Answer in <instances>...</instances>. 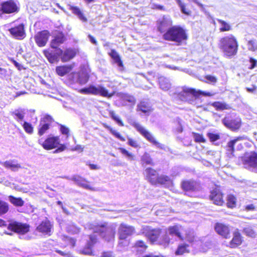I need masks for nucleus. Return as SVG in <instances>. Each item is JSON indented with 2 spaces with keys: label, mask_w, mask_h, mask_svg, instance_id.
I'll list each match as a JSON object with an SVG mask.
<instances>
[{
  "label": "nucleus",
  "mask_w": 257,
  "mask_h": 257,
  "mask_svg": "<svg viewBox=\"0 0 257 257\" xmlns=\"http://www.w3.org/2000/svg\"><path fill=\"white\" fill-rule=\"evenodd\" d=\"M211 105L215 107L218 111L228 109L230 108L229 105L227 104L225 102L219 101L214 102L211 104Z\"/></svg>",
  "instance_id": "obj_36"
},
{
  "label": "nucleus",
  "mask_w": 257,
  "mask_h": 257,
  "mask_svg": "<svg viewBox=\"0 0 257 257\" xmlns=\"http://www.w3.org/2000/svg\"><path fill=\"white\" fill-rule=\"evenodd\" d=\"M227 206L228 207L233 208L235 206L236 204V198L235 197L232 195H229L227 197Z\"/></svg>",
  "instance_id": "obj_52"
},
{
  "label": "nucleus",
  "mask_w": 257,
  "mask_h": 257,
  "mask_svg": "<svg viewBox=\"0 0 257 257\" xmlns=\"http://www.w3.org/2000/svg\"><path fill=\"white\" fill-rule=\"evenodd\" d=\"M88 38H89L90 42L92 44H94L95 45H97V42L95 38L93 36H92L91 35H88Z\"/></svg>",
  "instance_id": "obj_64"
},
{
  "label": "nucleus",
  "mask_w": 257,
  "mask_h": 257,
  "mask_svg": "<svg viewBox=\"0 0 257 257\" xmlns=\"http://www.w3.org/2000/svg\"><path fill=\"white\" fill-rule=\"evenodd\" d=\"M202 94L205 96H210V93L204 92L201 91H196L194 89L186 86L178 88L174 93L173 97L182 101H187L189 103L194 102L197 97Z\"/></svg>",
  "instance_id": "obj_2"
},
{
  "label": "nucleus",
  "mask_w": 257,
  "mask_h": 257,
  "mask_svg": "<svg viewBox=\"0 0 257 257\" xmlns=\"http://www.w3.org/2000/svg\"><path fill=\"white\" fill-rule=\"evenodd\" d=\"M135 232V228L134 226L121 223L118 229V239L125 240L128 236L133 235Z\"/></svg>",
  "instance_id": "obj_14"
},
{
  "label": "nucleus",
  "mask_w": 257,
  "mask_h": 257,
  "mask_svg": "<svg viewBox=\"0 0 257 257\" xmlns=\"http://www.w3.org/2000/svg\"><path fill=\"white\" fill-rule=\"evenodd\" d=\"M123 100L125 101L130 102L133 104L135 103L136 101V99L134 96L127 94H125L123 96Z\"/></svg>",
  "instance_id": "obj_56"
},
{
  "label": "nucleus",
  "mask_w": 257,
  "mask_h": 257,
  "mask_svg": "<svg viewBox=\"0 0 257 257\" xmlns=\"http://www.w3.org/2000/svg\"><path fill=\"white\" fill-rule=\"evenodd\" d=\"M170 238L168 236L165 237L163 238V240H162V245L164 243V246H166L168 245L170 242Z\"/></svg>",
  "instance_id": "obj_63"
},
{
  "label": "nucleus",
  "mask_w": 257,
  "mask_h": 257,
  "mask_svg": "<svg viewBox=\"0 0 257 257\" xmlns=\"http://www.w3.org/2000/svg\"><path fill=\"white\" fill-rule=\"evenodd\" d=\"M9 31L14 38L18 40H23L26 37L25 25L23 23L11 28Z\"/></svg>",
  "instance_id": "obj_16"
},
{
  "label": "nucleus",
  "mask_w": 257,
  "mask_h": 257,
  "mask_svg": "<svg viewBox=\"0 0 257 257\" xmlns=\"http://www.w3.org/2000/svg\"><path fill=\"white\" fill-rule=\"evenodd\" d=\"M80 253L83 255H93V246L87 243L86 246L80 250Z\"/></svg>",
  "instance_id": "obj_42"
},
{
  "label": "nucleus",
  "mask_w": 257,
  "mask_h": 257,
  "mask_svg": "<svg viewBox=\"0 0 257 257\" xmlns=\"http://www.w3.org/2000/svg\"><path fill=\"white\" fill-rule=\"evenodd\" d=\"M240 139V138H238L229 141L226 146V151L228 155L230 157L233 155L234 152V146L235 144Z\"/></svg>",
  "instance_id": "obj_31"
},
{
  "label": "nucleus",
  "mask_w": 257,
  "mask_h": 257,
  "mask_svg": "<svg viewBox=\"0 0 257 257\" xmlns=\"http://www.w3.org/2000/svg\"><path fill=\"white\" fill-rule=\"evenodd\" d=\"M189 245L186 244H181L179 245L175 251L176 255H182L185 253H189Z\"/></svg>",
  "instance_id": "obj_40"
},
{
  "label": "nucleus",
  "mask_w": 257,
  "mask_h": 257,
  "mask_svg": "<svg viewBox=\"0 0 257 257\" xmlns=\"http://www.w3.org/2000/svg\"><path fill=\"white\" fill-rule=\"evenodd\" d=\"M217 21L220 24V32L229 31L231 30V26L225 21L220 19H217Z\"/></svg>",
  "instance_id": "obj_39"
},
{
  "label": "nucleus",
  "mask_w": 257,
  "mask_h": 257,
  "mask_svg": "<svg viewBox=\"0 0 257 257\" xmlns=\"http://www.w3.org/2000/svg\"><path fill=\"white\" fill-rule=\"evenodd\" d=\"M218 47L224 56L231 58L237 54L238 45L236 38L229 34L220 39Z\"/></svg>",
  "instance_id": "obj_1"
},
{
  "label": "nucleus",
  "mask_w": 257,
  "mask_h": 257,
  "mask_svg": "<svg viewBox=\"0 0 257 257\" xmlns=\"http://www.w3.org/2000/svg\"><path fill=\"white\" fill-rule=\"evenodd\" d=\"M223 124L232 131L238 130L241 125V119L238 117L228 115L225 116L222 120Z\"/></svg>",
  "instance_id": "obj_13"
},
{
  "label": "nucleus",
  "mask_w": 257,
  "mask_h": 257,
  "mask_svg": "<svg viewBox=\"0 0 257 257\" xmlns=\"http://www.w3.org/2000/svg\"><path fill=\"white\" fill-rule=\"evenodd\" d=\"M95 232L99 234L107 241L113 240L115 238V229L107 226L106 223L97 225Z\"/></svg>",
  "instance_id": "obj_7"
},
{
  "label": "nucleus",
  "mask_w": 257,
  "mask_h": 257,
  "mask_svg": "<svg viewBox=\"0 0 257 257\" xmlns=\"http://www.w3.org/2000/svg\"><path fill=\"white\" fill-rule=\"evenodd\" d=\"M73 66L71 65L59 66L56 67V72L58 75L63 76L70 72Z\"/></svg>",
  "instance_id": "obj_26"
},
{
  "label": "nucleus",
  "mask_w": 257,
  "mask_h": 257,
  "mask_svg": "<svg viewBox=\"0 0 257 257\" xmlns=\"http://www.w3.org/2000/svg\"><path fill=\"white\" fill-rule=\"evenodd\" d=\"M206 79L211 83H215L217 81L216 77L211 75H207L205 77Z\"/></svg>",
  "instance_id": "obj_60"
},
{
  "label": "nucleus",
  "mask_w": 257,
  "mask_h": 257,
  "mask_svg": "<svg viewBox=\"0 0 257 257\" xmlns=\"http://www.w3.org/2000/svg\"><path fill=\"white\" fill-rule=\"evenodd\" d=\"M242 238L240 233L237 230L233 232V237L229 242V246L234 248L241 244Z\"/></svg>",
  "instance_id": "obj_24"
},
{
  "label": "nucleus",
  "mask_w": 257,
  "mask_h": 257,
  "mask_svg": "<svg viewBox=\"0 0 257 257\" xmlns=\"http://www.w3.org/2000/svg\"><path fill=\"white\" fill-rule=\"evenodd\" d=\"M66 40V37L62 31L57 30H55L52 36L50 46L51 48L58 51L60 49L59 47L64 44Z\"/></svg>",
  "instance_id": "obj_8"
},
{
  "label": "nucleus",
  "mask_w": 257,
  "mask_h": 257,
  "mask_svg": "<svg viewBox=\"0 0 257 257\" xmlns=\"http://www.w3.org/2000/svg\"><path fill=\"white\" fill-rule=\"evenodd\" d=\"M111 58L114 61V62L117 64L120 67H123V63L121 60V58L117 52L114 49L111 50L110 52L108 53Z\"/></svg>",
  "instance_id": "obj_28"
},
{
  "label": "nucleus",
  "mask_w": 257,
  "mask_h": 257,
  "mask_svg": "<svg viewBox=\"0 0 257 257\" xmlns=\"http://www.w3.org/2000/svg\"><path fill=\"white\" fill-rule=\"evenodd\" d=\"M164 39L168 41L181 43L187 39L185 30L178 26H174L169 28L163 35Z\"/></svg>",
  "instance_id": "obj_4"
},
{
  "label": "nucleus",
  "mask_w": 257,
  "mask_h": 257,
  "mask_svg": "<svg viewBox=\"0 0 257 257\" xmlns=\"http://www.w3.org/2000/svg\"><path fill=\"white\" fill-rule=\"evenodd\" d=\"M112 255V252L111 251H105L102 253L100 257H111Z\"/></svg>",
  "instance_id": "obj_62"
},
{
  "label": "nucleus",
  "mask_w": 257,
  "mask_h": 257,
  "mask_svg": "<svg viewBox=\"0 0 257 257\" xmlns=\"http://www.w3.org/2000/svg\"><path fill=\"white\" fill-rule=\"evenodd\" d=\"M119 150L121 153L123 155H125L126 157H127L128 159L131 160H134L135 155L133 153L128 152L127 150H126L125 149L123 148H119Z\"/></svg>",
  "instance_id": "obj_49"
},
{
  "label": "nucleus",
  "mask_w": 257,
  "mask_h": 257,
  "mask_svg": "<svg viewBox=\"0 0 257 257\" xmlns=\"http://www.w3.org/2000/svg\"><path fill=\"white\" fill-rule=\"evenodd\" d=\"M54 121V119L51 115L48 114H45L40 119L38 126V135L41 137L46 133Z\"/></svg>",
  "instance_id": "obj_9"
},
{
  "label": "nucleus",
  "mask_w": 257,
  "mask_h": 257,
  "mask_svg": "<svg viewBox=\"0 0 257 257\" xmlns=\"http://www.w3.org/2000/svg\"><path fill=\"white\" fill-rule=\"evenodd\" d=\"M3 165L5 168L10 169L13 171H15L21 168V165L19 164L15 163L14 161H5Z\"/></svg>",
  "instance_id": "obj_34"
},
{
  "label": "nucleus",
  "mask_w": 257,
  "mask_h": 257,
  "mask_svg": "<svg viewBox=\"0 0 257 257\" xmlns=\"http://www.w3.org/2000/svg\"><path fill=\"white\" fill-rule=\"evenodd\" d=\"M246 41V46L247 49L252 52L257 51V40L255 39H252Z\"/></svg>",
  "instance_id": "obj_37"
},
{
  "label": "nucleus",
  "mask_w": 257,
  "mask_h": 257,
  "mask_svg": "<svg viewBox=\"0 0 257 257\" xmlns=\"http://www.w3.org/2000/svg\"><path fill=\"white\" fill-rule=\"evenodd\" d=\"M172 21L169 16H164L162 20V28L168 27L172 26Z\"/></svg>",
  "instance_id": "obj_45"
},
{
  "label": "nucleus",
  "mask_w": 257,
  "mask_h": 257,
  "mask_svg": "<svg viewBox=\"0 0 257 257\" xmlns=\"http://www.w3.org/2000/svg\"><path fill=\"white\" fill-rule=\"evenodd\" d=\"M25 131L28 134H32L34 132V127L32 125L27 121H25L23 124Z\"/></svg>",
  "instance_id": "obj_46"
},
{
  "label": "nucleus",
  "mask_w": 257,
  "mask_h": 257,
  "mask_svg": "<svg viewBox=\"0 0 257 257\" xmlns=\"http://www.w3.org/2000/svg\"><path fill=\"white\" fill-rule=\"evenodd\" d=\"M43 53L51 63L58 61L57 56H60L62 62H66L73 59L76 55V50L71 48H67L64 50L60 49L56 53L57 55L53 54L47 49L44 50Z\"/></svg>",
  "instance_id": "obj_3"
},
{
  "label": "nucleus",
  "mask_w": 257,
  "mask_h": 257,
  "mask_svg": "<svg viewBox=\"0 0 257 257\" xmlns=\"http://www.w3.org/2000/svg\"><path fill=\"white\" fill-rule=\"evenodd\" d=\"M10 202L16 207H22L24 204V201L21 197H16L13 195L9 196Z\"/></svg>",
  "instance_id": "obj_30"
},
{
  "label": "nucleus",
  "mask_w": 257,
  "mask_h": 257,
  "mask_svg": "<svg viewBox=\"0 0 257 257\" xmlns=\"http://www.w3.org/2000/svg\"><path fill=\"white\" fill-rule=\"evenodd\" d=\"M72 180L77 185L83 188L90 190H94V188L90 185L89 182L80 176H75L73 177Z\"/></svg>",
  "instance_id": "obj_20"
},
{
  "label": "nucleus",
  "mask_w": 257,
  "mask_h": 257,
  "mask_svg": "<svg viewBox=\"0 0 257 257\" xmlns=\"http://www.w3.org/2000/svg\"><path fill=\"white\" fill-rule=\"evenodd\" d=\"M79 92L84 94L99 95L100 96L111 98L115 94V92H109V90L102 85L97 86L90 85L87 87L81 89Z\"/></svg>",
  "instance_id": "obj_5"
},
{
  "label": "nucleus",
  "mask_w": 257,
  "mask_h": 257,
  "mask_svg": "<svg viewBox=\"0 0 257 257\" xmlns=\"http://www.w3.org/2000/svg\"><path fill=\"white\" fill-rule=\"evenodd\" d=\"M89 240L87 243L93 247L94 244L98 242L97 236L94 234H91L89 236Z\"/></svg>",
  "instance_id": "obj_54"
},
{
  "label": "nucleus",
  "mask_w": 257,
  "mask_h": 257,
  "mask_svg": "<svg viewBox=\"0 0 257 257\" xmlns=\"http://www.w3.org/2000/svg\"><path fill=\"white\" fill-rule=\"evenodd\" d=\"M104 127H105L106 129L108 130L109 132L116 139L119 140L120 141L122 142L125 141V138L124 137L122 136L121 134L119 132H118L115 130L113 129L112 127H111L110 125H108L106 123H103L102 124Z\"/></svg>",
  "instance_id": "obj_27"
},
{
  "label": "nucleus",
  "mask_w": 257,
  "mask_h": 257,
  "mask_svg": "<svg viewBox=\"0 0 257 257\" xmlns=\"http://www.w3.org/2000/svg\"><path fill=\"white\" fill-rule=\"evenodd\" d=\"M59 130L61 133L65 135L67 138H68L70 136V130L69 128L65 125L59 124Z\"/></svg>",
  "instance_id": "obj_48"
},
{
  "label": "nucleus",
  "mask_w": 257,
  "mask_h": 257,
  "mask_svg": "<svg viewBox=\"0 0 257 257\" xmlns=\"http://www.w3.org/2000/svg\"><path fill=\"white\" fill-rule=\"evenodd\" d=\"M171 84L169 80L166 78L162 79V90H168L171 87Z\"/></svg>",
  "instance_id": "obj_51"
},
{
  "label": "nucleus",
  "mask_w": 257,
  "mask_h": 257,
  "mask_svg": "<svg viewBox=\"0 0 257 257\" xmlns=\"http://www.w3.org/2000/svg\"><path fill=\"white\" fill-rule=\"evenodd\" d=\"M109 114L110 117L113 119L116 122L121 126H124L123 121L115 114L113 110H110Z\"/></svg>",
  "instance_id": "obj_44"
},
{
  "label": "nucleus",
  "mask_w": 257,
  "mask_h": 257,
  "mask_svg": "<svg viewBox=\"0 0 257 257\" xmlns=\"http://www.w3.org/2000/svg\"><path fill=\"white\" fill-rule=\"evenodd\" d=\"M132 125L146 139L153 145L159 147V143L157 141L152 134L148 131L145 127L141 125L139 123L134 122Z\"/></svg>",
  "instance_id": "obj_11"
},
{
  "label": "nucleus",
  "mask_w": 257,
  "mask_h": 257,
  "mask_svg": "<svg viewBox=\"0 0 257 257\" xmlns=\"http://www.w3.org/2000/svg\"><path fill=\"white\" fill-rule=\"evenodd\" d=\"M30 227V226L28 224L12 221L8 224L7 228L15 233L25 234L29 231Z\"/></svg>",
  "instance_id": "obj_10"
},
{
  "label": "nucleus",
  "mask_w": 257,
  "mask_h": 257,
  "mask_svg": "<svg viewBox=\"0 0 257 257\" xmlns=\"http://www.w3.org/2000/svg\"><path fill=\"white\" fill-rule=\"evenodd\" d=\"M53 226V224L46 218L44 220L41 222L37 227L36 230L44 234L50 235Z\"/></svg>",
  "instance_id": "obj_17"
},
{
  "label": "nucleus",
  "mask_w": 257,
  "mask_h": 257,
  "mask_svg": "<svg viewBox=\"0 0 257 257\" xmlns=\"http://www.w3.org/2000/svg\"><path fill=\"white\" fill-rule=\"evenodd\" d=\"M152 110L153 109L151 106L146 101H142L137 105V111H140L144 114H149Z\"/></svg>",
  "instance_id": "obj_23"
},
{
  "label": "nucleus",
  "mask_w": 257,
  "mask_h": 257,
  "mask_svg": "<svg viewBox=\"0 0 257 257\" xmlns=\"http://www.w3.org/2000/svg\"><path fill=\"white\" fill-rule=\"evenodd\" d=\"M243 232L247 236L251 237H255V232L251 227H246L243 229Z\"/></svg>",
  "instance_id": "obj_47"
},
{
  "label": "nucleus",
  "mask_w": 257,
  "mask_h": 257,
  "mask_svg": "<svg viewBox=\"0 0 257 257\" xmlns=\"http://www.w3.org/2000/svg\"><path fill=\"white\" fill-rule=\"evenodd\" d=\"M185 238L190 242H193L194 239V231L192 230H189L188 232L186 233Z\"/></svg>",
  "instance_id": "obj_55"
},
{
  "label": "nucleus",
  "mask_w": 257,
  "mask_h": 257,
  "mask_svg": "<svg viewBox=\"0 0 257 257\" xmlns=\"http://www.w3.org/2000/svg\"><path fill=\"white\" fill-rule=\"evenodd\" d=\"M249 62L250 63V65L249 67V68L250 69H252L254 68L256 66L257 60L253 59V58H249Z\"/></svg>",
  "instance_id": "obj_61"
},
{
  "label": "nucleus",
  "mask_w": 257,
  "mask_h": 257,
  "mask_svg": "<svg viewBox=\"0 0 257 257\" xmlns=\"http://www.w3.org/2000/svg\"><path fill=\"white\" fill-rule=\"evenodd\" d=\"M10 210L9 204L0 199V215L7 213Z\"/></svg>",
  "instance_id": "obj_41"
},
{
  "label": "nucleus",
  "mask_w": 257,
  "mask_h": 257,
  "mask_svg": "<svg viewBox=\"0 0 257 257\" xmlns=\"http://www.w3.org/2000/svg\"><path fill=\"white\" fill-rule=\"evenodd\" d=\"M69 9L83 22H86L87 21L86 17L79 7L70 5Z\"/></svg>",
  "instance_id": "obj_25"
},
{
  "label": "nucleus",
  "mask_w": 257,
  "mask_h": 257,
  "mask_svg": "<svg viewBox=\"0 0 257 257\" xmlns=\"http://www.w3.org/2000/svg\"><path fill=\"white\" fill-rule=\"evenodd\" d=\"M177 4L179 6V8H180L181 11L182 13L185 14V15H189L190 12L187 11L186 9V5L185 4L182 2L181 0H175Z\"/></svg>",
  "instance_id": "obj_50"
},
{
  "label": "nucleus",
  "mask_w": 257,
  "mask_h": 257,
  "mask_svg": "<svg viewBox=\"0 0 257 257\" xmlns=\"http://www.w3.org/2000/svg\"><path fill=\"white\" fill-rule=\"evenodd\" d=\"M11 114L18 121L23 120L24 118L25 112L22 109H16L11 112Z\"/></svg>",
  "instance_id": "obj_35"
},
{
  "label": "nucleus",
  "mask_w": 257,
  "mask_h": 257,
  "mask_svg": "<svg viewBox=\"0 0 257 257\" xmlns=\"http://www.w3.org/2000/svg\"><path fill=\"white\" fill-rule=\"evenodd\" d=\"M207 136L211 142H215L219 139V136L217 134L208 133Z\"/></svg>",
  "instance_id": "obj_59"
},
{
  "label": "nucleus",
  "mask_w": 257,
  "mask_h": 257,
  "mask_svg": "<svg viewBox=\"0 0 257 257\" xmlns=\"http://www.w3.org/2000/svg\"><path fill=\"white\" fill-rule=\"evenodd\" d=\"M147 177L149 181L154 185H157L160 183V178L158 173L155 170L149 168L146 169Z\"/></svg>",
  "instance_id": "obj_19"
},
{
  "label": "nucleus",
  "mask_w": 257,
  "mask_h": 257,
  "mask_svg": "<svg viewBox=\"0 0 257 257\" xmlns=\"http://www.w3.org/2000/svg\"><path fill=\"white\" fill-rule=\"evenodd\" d=\"M50 36V33L49 31L45 30L38 32L35 35L34 40L38 46L43 47L47 43Z\"/></svg>",
  "instance_id": "obj_15"
},
{
  "label": "nucleus",
  "mask_w": 257,
  "mask_h": 257,
  "mask_svg": "<svg viewBox=\"0 0 257 257\" xmlns=\"http://www.w3.org/2000/svg\"><path fill=\"white\" fill-rule=\"evenodd\" d=\"M127 144L135 148H138L140 147L138 142L136 140H135L131 138H128Z\"/></svg>",
  "instance_id": "obj_57"
},
{
  "label": "nucleus",
  "mask_w": 257,
  "mask_h": 257,
  "mask_svg": "<svg viewBox=\"0 0 257 257\" xmlns=\"http://www.w3.org/2000/svg\"><path fill=\"white\" fill-rule=\"evenodd\" d=\"M19 10V7L14 0H8L1 4L0 11L2 14H11L18 13Z\"/></svg>",
  "instance_id": "obj_12"
},
{
  "label": "nucleus",
  "mask_w": 257,
  "mask_h": 257,
  "mask_svg": "<svg viewBox=\"0 0 257 257\" xmlns=\"http://www.w3.org/2000/svg\"><path fill=\"white\" fill-rule=\"evenodd\" d=\"M146 235L152 243H154L159 238V234L157 231L155 230H147V232H146Z\"/></svg>",
  "instance_id": "obj_33"
},
{
  "label": "nucleus",
  "mask_w": 257,
  "mask_h": 257,
  "mask_svg": "<svg viewBox=\"0 0 257 257\" xmlns=\"http://www.w3.org/2000/svg\"><path fill=\"white\" fill-rule=\"evenodd\" d=\"M59 136H49L43 142L39 140V143L46 150H51L57 147L54 151V153H58L64 151L66 149V145L64 144H60Z\"/></svg>",
  "instance_id": "obj_6"
},
{
  "label": "nucleus",
  "mask_w": 257,
  "mask_h": 257,
  "mask_svg": "<svg viewBox=\"0 0 257 257\" xmlns=\"http://www.w3.org/2000/svg\"><path fill=\"white\" fill-rule=\"evenodd\" d=\"M210 198L216 205H221L223 203L222 194L220 190L217 188H215L211 192Z\"/></svg>",
  "instance_id": "obj_21"
},
{
  "label": "nucleus",
  "mask_w": 257,
  "mask_h": 257,
  "mask_svg": "<svg viewBox=\"0 0 257 257\" xmlns=\"http://www.w3.org/2000/svg\"><path fill=\"white\" fill-rule=\"evenodd\" d=\"M194 140L196 142H204L205 139H204L202 135L197 133L194 134Z\"/></svg>",
  "instance_id": "obj_58"
},
{
  "label": "nucleus",
  "mask_w": 257,
  "mask_h": 257,
  "mask_svg": "<svg viewBox=\"0 0 257 257\" xmlns=\"http://www.w3.org/2000/svg\"><path fill=\"white\" fill-rule=\"evenodd\" d=\"M245 165H247L252 171L257 172V154L251 153L246 160Z\"/></svg>",
  "instance_id": "obj_22"
},
{
  "label": "nucleus",
  "mask_w": 257,
  "mask_h": 257,
  "mask_svg": "<svg viewBox=\"0 0 257 257\" xmlns=\"http://www.w3.org/2000/svg\"><path fill=\"white\" fill-rule=\"evenodd\" d=\"M133 246L136 249H141L142 250H146L148 248L147 244L142 240H137Z\"/></svg>",
  "instance_id": "obj_43"
},
{
  "label": "nucleus",
  "mask_w": 257,
  "mask_h": 257,
  "mask_svg": "<svg viewBox=\"0 0 257 257\" xmlns=\"http://www.w3.org/2000/svg\"><path fill=\"white\" fill-rule=\"evenodd\" d=\"M168 232L169 235L172 236H175L181 240L183 239L179 231V227L178 226L170 227L168 229Z\"/></svg>",
  "instance_id": "obj_32"
},
{
  "label": "nucleus",
  "mask_w": 257,
  "mask_h": 257,
  "mask_svg": "<svg viewBox=\"0 0 257 257\" xmlns=\"http://www.w3.org/2000/svg\"><path fill=\"white\" fill-rule=\"evenodd\" d=\"M162 186L164 185L166 187H169L172 184V181L170 178L166 176L162 175Z\"/></svg>",
  "instance_id": "obj_53"
},
{
  "label": "nucleus",
  "mask_w": 257,
  "mask_h": 257,
  "mask_svg": "<svg viewBox=\"0 0 257 257\" xmlns=\"http://www.w3.org/2000/svg\"><path fill=\"white\" fill-rule=\"evenodd\" d=\"M216 232L220 235L227 238L230 237V229L226 224L216 223L214 227Z\"/></svg>",
  "instance_id": "obj_18"
},
{
  "label": "nucleus",
  "mask_w": 257,
  "mask_h": 257,
  "mask_svg": "<svg viewBox=\"0 0 257 257\" xmlns=\"http://www.w3.org/2000/svg\"><path fill=\"white\" fill-rule=\"evenodd\" d=\"M196 183L194 181H185L182 183V188L186 191H194L196 189Z\"/></svg>",
  "instance_id": "obj_29"
},
{
  "label": "nucleus",
  "mask_w": 257,
  "mask_h": 257,
  "mask_svg": "<svg viewBox=\"0 0 257 257\" xmlns=\"http://www.w3.org/2000/svg\"><path fill=\"white\" fill-rule=\"evenodd\" d=\"M141 164L144 166L154 165L153 160L148 154H145L142 156L141 158Z\"/></svg>",
  "instance_id": "obj_38"
}]
</instances>
